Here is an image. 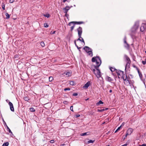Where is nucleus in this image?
<instances>
[{
  "mask_svg": "<svg viewBox=\"0 0 146 146\" xmlns=\"http://www.w3.org/2000/svg\"><path fill=\"white\" fill-rule=\"evenodd\" d=\"M92 61L93 62H96V65H94V66L95 69L97 71V76L98 78L101 77V72L99 69V67L102 63L100 58L99 56L94 57L92 59Z\"/></svg>",
  "mask_w": 146,
  "mask_h": 146,
  "instance_id": "obj_1",
  "label": "nucleus"
},
{
  "mask_svg": "<svg viewBox=\"0 0 146 146\" xmlns=\"http://www.w3.org/2000/svg\"><path fill=\"white\" fill-rule=\"evenodd\" d=\"M77 31L78 32V36L79 38H78L76 40H79L84 43L85 44L84 41L82 38L81 37V35L82 32V28L81 27H79L77 29Z\"/></svg>",
  "mask_w": 146,
  "mask_h": 146,
  "instance_id": "obj_2",
  "label": "nucleus"
},
{
  "mask_svg": "<svg viewBox=\"0 0 146 146\" xmlns=\"http://www.w3.org/2000/svg\"><path fill=\"white\" fill-rule=\"evenodd\" d=\"M83 49L88 54V55L91 57L93 56V54L92 50L90 47L87 46H85L83 48Z\"/></svg>",
  "mask_w": 146,
  "mask_h": 146,
  "instance_id": "obj_3",
  "label": "nucleus"
},
{
  "mask_svg": "<svg viewBox=\"0 0 146 146\" xmlns=\"http://www.w3.org/2000/svg\"><path fill=\"white\" fill-rule=\"evenodd\" d=\"M139 25V21H136L134 24L133 27L131 29V31L133 32L136 31L138 28Z\"/></svg>",
  "mask_w": 146,
  "mask_h": 146,
  "instance_id": "obj_4",
  "label": "nucleus"
},
{
  "mask_svg": "<svg viewBox=\"0 0 146 146\" xmlns=\"http://www.w3.org/2000/svg\"><path fill=\"white\" fill-rule=\"evenodd\" d=\"M116 72L119 78H120V76L122 77V75H124V72L121 70H116Z\"/></svg>",
  "mask_w": 146,
  "mask_h": 146,
  "instance_id": "obj_5",
  "label": "nucleus"
},
{
  "mask_svg": "<svg viewBox=\"0 0 146 146\" xmlns=\"http://www.w3.org/2000/svg\"><path fill=\"white\" fill-rule=\"evenodd\" d=\"M146 30V23H142L140 28V31L142 32Z\"/></svg>",
  "mask_w": 146,
  "mask_h": 146,
  "instance_id": "obj_6",
  "label": "nucleus"
},
{
  "mask_svg": "<svg viewBox=\"0 0 146 146\" xmlns=\"http://www.w3.org/2000/svg\"><path fill=\"white\" fill-rule=\"evenodd\" d=\"M126 36H125L124 38V43L125 44H126L124 46L125 48L127 49H128L129 47V44L127 42L126 40Z\"/></svg>",
  "mask_w": 146,
  "mask_h": 146,
  "instance_id": "obj_7",
  "label": "nucleus"
},
{
  "mask_svg": "<svg viewBox=\"0 0 146 146\" xmlns=\"http://www.w3.org/2000/svg\"><path fill=\"white\" fill-rule=\"evenodd\" d=\"M3 122H4V125L6 127L7 129V130L8 131L9 133H11V134H12L13 135V133H12V132L11 131V130L9 128V127L7 126L6 122L4 121L3 119Z\"/></svg>",
  "mask_w": 146,
  "mask_h": 146,
  "instance_id": "obj_8",
  "label": "nucleus"
},
{
  "mask_svg": "<svg viewBox=\"0 0 146 146\" xmlns=\"http://www.w3.org/2000/svg\"><path fill=\"white\" fill-rule=\"evenodd\" d=\"M11 110L13 112L14 111V109L13 104L11 102H9L8 104Z\"/></svg>",
  "mask_w": 146,
  "mask_h": 146,
  "instance_id": "obj_9",
  "label": "nucleus"
},
{
  "mask_svg": "<svg viewBox=\"0 0 146 146\" xmlns=\"http://www.w3.org/2000/svg\"><path fill=\"white\" fill-rule=\"evenodd\" d=\"M140 79L142 81L145 85V79L143 78V76L142 73L140 72L138 73Z\"/></svg>",
  "mask_w": 146,
  "mask_h": 146,
  "instance_id": "obj_10",
  "label": "nucleus"
},
{
  "mask_svg": "<svg viewBox=\"0 0 146 146\" xmlns=\"http://www.w3.org/2000/svg\"><path fill=\"white\" fill-rule=\"evenodd\" d=\"M70 7L68 6H67L63 8V10L64 11V13H67L68 11L70 10Z\"/></svg>",
  "mask_w": 146,
  "mask_h": 146,
  "instance_id": "obj_11",
  "label": "nucleus"
},
{
  "mask_svg": "<svg viewBox=\"0 0 146 146\" xmlns=\"http://www.w3.org/2000/svg\"><path fill=\"white\" fill-rule=\"evenodd\" d=\"M90 81H89L87 82L84 86L83 87L87 89L90 86Z\"/></svg>",
  "mask_w": 146,
  "mask_h": 146,
  "instance_id": "obj_12",
  "label": "nucleus"
},
{
  "mask_svg": "<svg viewBox=\"0 0 146 146\" xmlns=\"http://www.w3.org/2000/svg\"><path fill=\"white\" fill-rule=\"evenodd\" d=\"M133 130L132 128L129 129L127 131V133L128 135H130L132 133Z\"/></svg>",
  "mask_w": 146,
  "mask_h": 146,
  "instance_id": "obj_13",
  "label": "nucleus"
},
{
  "mask_svg": "<svg viewBox=\"0 0 146 146\" xmlns=\"http://www.w3.org/2000/svg\"><path fill=\"white\" fill-rule=\"evenodd\" d=\"M124 58H125L127 62H131V60L129 58L126 54L124 55Z\"/></svg>",
  "mask_w": 146,
  "mask_h": 146,
  "instance_id": "obj_14",
  "label": "nucleus"
},
{
  "mask_svg": "<svg viewBox=\"0 0 146 146\" xmlns=\"http://www.w3.org/2000/svg\"><path fill=\"white\" fill-rule=\"evenodd\" d=\"M89 132H86L81 133L80 134V135L81 136H84L86 135H87L90 134Z\"/></svg>",
  "mask_w": 146,
  "mask_h": 146,
  "instance_id": "obj_15",
  "label": "nucleus"
},
{
  "mask_svg": "<svg viewBox=\"0 0 146 146\" xmlns=\"http://www.w3.org/2000/svg\"><path fill=\"white\" fill-rule=\"evenodd\" d=\"M105 107H100V109H98L97 111L99 112H102L104 111V108Z\"/></svg>",
  "mask_w": 146,
  "mask_h": 146,
  "instance_id": "obj_16",
  "label": "nucleus"
},
{
  "mask_svg": "<svg viewBox=\"0 0 146 146\" xmlns=\"http://www.w3.org/2000/svg\"><path fill=\"white\" fill-rule=\"evenodd\" d=\"M106 79H107L108 81L109 82H111L113 80V79L108 76L106 77Z\"/></svg>",
  "mask_w": 146,
  "mask_h": 146,
  "instance_id": "obj_17",
  "label": "nucleus"
},
{
  "mask_svg": "<svg viewBox=\"0 0 146 146\" xmlns=\"http://www.w3.org/2000/svg\"><path fill=\"white\" fill-rule=\"evenodd\" d=\"M74 24H78L80 25L84 23V22L83 21H79V22H76V21H74Z\"/></svg>",
  "mask_w": 146,
  "mask_h": 146,
  "instance_id": "obj_18",
  "label": "nucleus"
},
{
  "mask_svg": "<svg viewBox=\"0 0 146 146\" xmlns=\"http://www.w3.org/2000/svg\"><path fill=\"white\" fill-rule=\"evenodd\" d=\"M124 76H125V74H124V75H122V78L123 80L124 81H125V82H127V78H127V75H126V76H125L126 78H125V79H124Z\"/></svg>",
  "mask_w": 146,
  "mask_h": 146,
  "instance_id": "obj_19",
  "label": "nucleus"
},
{
  "mask_svg": "<svg viewBox=\"0 0 146 146\" xmlns=\"http://www.w3.org/2000/svg\"><path fill=\"white\" fill-rule=\"evenodd\" d=\"M131 80H130V79H127V82H128V83L127 82L126 85L127 86H128L129 84L131 85Z\"/></svg>",
  "mask_w": 146,
  "mask_h": 146,
  "instance_id": "obj_20",
  "label": "nucleus"
},
{
  "mask_svg": "<svg viewBox=\"0 0 146 146\" xmlns=\"http://www.w3.org/2000/svg\"><path fill=\"white\" fill-rule=\"evenodd\" d=\"M103 104L104 103L103 102H102L101 100H100L99 102L96 104V105L97 106H98L100 104Z\"/></svg>",
  "mask_w": 146,
  "mask_h": 146,
  "instance_id": "obj_21",
  "label": "nucleus"
},
{
  "mask_svg": "<svg viewBox=\"0 0 146 146\" xmlns=\"http://www.w3.org/2000/svg\"><path fill=\"white\" fill-rule=\"evenodd\" d=\"M43 15L44 17H47L48 18H49L50 16V14L48 13H47L46 14H44Z\"/></svg>",
  "mask_w": 146,
  "mask_h": 146,
  "instance_id": "obj_22",
  "label": "nucleus"
},
{
  "mask_svg": "<svg viewBox=\"0 0 146 146\" xmlns=\"http://www.w3.org/2000/svg\"><path fill=\"white\" fill-rule=\"evenodd\" d=\"M9 145V143L8 142H6L4 143L3 145L2 146H8Z\"/></svg>",
  "mask_w": 146,
  "mask_h": 146,
  "instance_id": "obj_23",
  "label": "nucleus"
},
{
  "mask_svg": "<svg viewBox=\"0 0 146 146\" xmlns=\"http://www.w3.org/2000/svg\"><path fill=\"white\" fill-rule=\"evenodd\" d=\"M70 84L71 85L74 86L75 85V82L74 81H71L70 82Z\"/></svg>",
  "mask_w": 146,
  "mask_h": 146,
  "instance_id": "obj_24",
  "label": "nucleus"
},
{
  "mask_svg": "<svg viewBox=\"0 0 146 146\" xmlns=\"http://www.w3.org/2000/svg\"><path fill=\"white\" fill-rule=\"evenodd\" d=\"M24 99L25 101H28L29 100V97L28 96L25 97H24Z\"/></svg>",
  "mask_w": 146,
  "mask_h": 146,
  "instance_id": "obj_25",
  "label": "nucleus"
},
{
  "mask_svg": "<svg viewBox=\"0 0 146 146\" xmlns=\"http://www.w3.org/2000/svg\"><path fill=\"white\" fill-rule=\"evenodd\" d=\"M110 70L112 72H113L115 71H116V69H115V68H113V67H110Z\"/></svg>",
  "mask_w": 146,
  "mask_h": 146,
  "instance_id": "obj_26",
  "label": "nucleus"
},
{
  "mask_svg": "<svg viewBox=\"0 0 146 146\" xmlns=\"http://www.w3.org/2000/svg\"><path fill=\"white\" fill-rule=\"evenodd\" d=\"M40 44L42 47H44L45 46V44L44 42L42 41L40 42Z\"/></svg>",
  "mask_w": 146,
  "mask_h": 146,
  "instance_id": "obj_27",
  "label": "nucleus"
},
{
  "mask_svg": "<svg viewBox=\"0 0 146 146\" xmlns=\"http://www.w3.org/2000/svg\"><path fill=\"white\" fill-rule=\"evenodd\" d=\"M94 141H95L94 140H90L88 141V143H93L94 142Z\"/></svg>",
  "mask_w": 146,
  "mask_h": 146,
  "instance_id": "obj_28",
  "label": "nucleus"
},
{
  "mask_svg": "<svg viewBox=\"0 0 146 146\" xmlns=\"http://www.w3.org/2000/svg\"><path fill=\"white\" fill-rule=\"evenodd\" d=\"M5 15L6 16V19H9L10 18V15L9 14L7 13H6Z\"/></svg>",
  "mask_w": 146,
  "mask_h": 146,
  "instance_id": "obj_29",
  "label": "nucleus"
},
{
  "mask_svg": "<svg viewBox=\"0 0 146 146\" xmlns=\"http://www.w3.org/2000/svg\"><path fill=\"white\" fill-rule=\"evenodd\" d=\"M30 110L31 112H35V110L33 108H30Z\"/></svg>",
  "mask_w": 146,
  "mask_h": 146,
  "instance_id": "obj_30",
  "label": "nucleus"
},
{
  "mask_svg": "<svg viewBox=\"0 0 146 146\" xmlns=\"http://www.w3.org/2000/svg\"><path fill=\"white\" fill-rule=\"evenodd\" d=\"M74 21H72V22H70L69 23L68 25H69L70 26H71L72 25V24H73L74 25L75 24H74Z\"/></svg>",
  "mask_w": 146,
  "mask_h": 146,
  "instance_id": "obj_31",
  "label": "nucleus"
},
{
  "mask_svg": "<svg viewBox=\"0 0 146 146\" xmlns=\"http://www.w3.org/2000/svg\"><path fill=\"white\" fill-rule=\"evenodd\" d=\"M130 63H131V62H127V64H126L125 66V70H126L127 66H129V64H130Z\"/></svg>",
  "mask_w": 146,
  "mask_h": 146,
  "instance_id": "obj_32",
  "label": "nucleus"
},
{
  "mask_svg": "<svg viewBox=\"0 0 146 146\" xmlns=\"http://www.w3.org/2000/svg\"><path fill=\"white\" fill-rule=\"evenodd\" d=\"M53 79V78L52 76H50L49 77V80L50 82L52 81Z\"/></svg>",
  "mask_w": 146,
  "mask_h": 146,
  "instance_id": "obj_33",
  "label": "nucleus"
},
{
  "mask_svg": "<svg viewBox=\"0 0 146 146\" xmlns=\"http://www.w3.org/2000/svg\"><path fill=\"white\" fill-rule=\"evenodd\" d=\"M121 128V126L117 128V129L115 130V133H116Z\"/></svg>",
  "mask_w": 146,
  "mask_h": 146,
  "instance_id": "obj_34",
  "label": "nucleus"
},
{
  "mask_svg": "<svg viewBox=\"0 0 146 146\" xmlns=\"http://www.w3.org/2000/svg\"><path fill=\"white\" fill-rule=\"evenodd\" d=\"M44 26L45 27H48V25L47 23H45L44 24Z\"/></svg>",
  "mask_w": 146,
  "mask_h": 146,
  "instance_id": "obj_35",
  "label": "nucleus"
},
{
  "mask_svg": "<svg viewBox=\"0 0 146 146\" xmlns=\"http://www.w3.org/2000/svg\"><path fill=\"white\" fill-rule=\"evenodd\" d=\"M74 27H75V25H73L71 27V31H72V30H73V29H74Z\"/></svg>",
  "mask_w": 146,
  "mask_h": 146,
  "instance_id": "obj_36",
  "label": "nucleus"
},
{
  "mask_svg": "<svg viewBox=\"0 0 146 146\" xmlns=\"http://www.w3.org/2000/svg\"><path fill=\"white\" fill-rule=\"evenodd\" d=\"M70 90V88H66L64 89V91H66V90Z\"/></svg>",
  "mask_w": 146,
  "mask_h": 146,
  "instance_id": "obj_37",
  "label": "nucleus"
},
{
  "mask_svg": "<svg viewBox=\"0 0 146 146\" xmlns=\"http://www.w3.org/2000/svg\"><path fill=\"white\" fill-rule=\"evenodd\" d=\"M71 0H63V2L64 3H65L66 1L68 2H69Z\"/></svg>",
  "mask_w": 146,
  "mask_h": 146,
  "instance_id": "obj_38",
  "label": "nucleus"
},
{
  "mask_svg": "<svg viewBox=\"0 0 146 146\" xmlns=\"http://www.w3.org/2000/svg\"><path fill=\"white\" fill-rule=\"evenodd\" d=\"M55 32H56V31H52L50 32V34L51 35L53 34H55Z\"/></svg>",
  "mask_w": 146,
  "mask_h": 146,
  "instance_id": "obj_39",
  "label": "nucleus"
},
{
  "mask_svg": "<svg viewBox=\"0 0 146 146\" xmlns=\"http://www.w3.org/2000/svg\"><path fill=\"white\" fill-rule=\"evenodd\" d=\"M2 7L3 9L4 10H5V5L4 4H2Z\"/></svg>",
  "mask_w": 146,
  "mask_h": 146,
  "instance_id": "obj_40",
  "label": "nucleus"
},
{
  "mask_svg": "<svg viewBox=\"0 0 146 146\" xmlns=\"http://www.w3.org/2000/svg\"><path fill=\"white\" fill-rule=\"evenodd\" d=\"M66 75L69 76H70V74L69 72H67L66 74Z\"/></svg>",
  "mask_w": 146,
  "mask_h": 146,
  "instance_id": "obj_41",
  "label": "nucleus"
},
{
  "mask_svg": "<svg viewBox=\"0 0 146 146\" xmlns=\"http://www.w3.org/2000/svg\"><path fill=\"white\" fill-rule=\"evenodd\" d=\"M142 63L143 65H145L146 64V61L145 60L142 61Z\"/></svg>",
  "mask_w": 146,
  "mask_h": 146,
  "instance_id": "obj_42",
  "label": "nucleus"
},
{
  "mask_svg": "<svg viewBox=\"0 0 146 146\" xmlns=\"http://www.w3.org/2000/svg\"><path fill=\"white\" fill-rule=\"evenodd\" d=\"M80 115L79 114H77L75 115V117L76 118H77L78 117L80 116Z\"/></svg>",
  "mask_w": 146,
  "mask_h": 146,
  "instance_id": "obj_43",
  "label": "nucleus"
},
{
  "mask_svg": "<svg viewBox=\"0 0 146 146\" xmlns=\"http://www.w3.org/2000/svg\"><path fill=\"white\" fill-rule=\"evenodd\" d=\"M128 135L126 133V134H125V135L124 136V138H123V140H124L127 137V135Z\"/></svg>",
  "mask_w": 146,
  "mask_h": 146,
  "instance_id": "obj_44",
  "label": "nucleus"
},
{
  "mask_svg": "<svg viewBox=\"0 0 146 146\" xmlns=\"http://www.w3.org/2000/svg\"><path fill=\"white\" fill-rule=\"evenodd\" d=\"M78 95V94L77 93H73L72 94V95L73 96H77Z\"/></svg>",
  "mask_w": 146,
  "mask_h": 146,
  "instance_id": "obj_45",
  "label": "nucleus"
},
{
  "mask_svg": "<svg viewBox=\"0 0 146 146\" xmlns=\"http://www.w3.org/2000/svg\"><path fill=\"white\" fill-rule=\"evenodd\" d=\"M70 110L71 111H73V106H70Z\"/></svg>",
  "mask_w": 146,
  "mask_h": 146,
  "instance_id": "obj_46",
  "label": "nucleus"
},
{
  "mask_svg": "<svg viewBox=\"0 0 146 146\" xmlns=\"http://www.w3.org/2000/svg\"><path fill=\"white\" fill-rule=\"evenodd\" d=\"M54 141L53 140H51L50 141V142L51 143H54Z\"/></svg>",
  "mask_w": 146,
  "mask_h": 146,
  "instance_id": "obj_47",
  "label": "nucleus"
},
{
  "mask_svg": "<svg viewBox=\"0 0 146 146\" xmlns=\"http://www.w3.org/2000/svg\"><path fill=\"white\" fill-rule=\"evenodd\" d=\"M65 16L68 19V17L69 16V15L68 14H67V13H65Z\"/></svg>",
  "mask_w": 146,
  "mask_h": 146,
  "instance_id": "obj_48",
  "label": "nucleus"
},
{
  "mask_svg": "<svg viewBox=\"0 0 146 146\" xmlns=\"http://www.w3.org/2000/svg\"><path fill=\"white\" fill-rule=\"evenodd\" d=\"M15 0H10L9 2L10 3H12L14 2Z\"/></svg>",
  "mask_w": 146,
  "mask_h": 146,
  "instance_id": "obj_49",
  "label": "nucleus"
},
{
  "mask_svg": "<svg viewBox=\"0 0 146 146\" xmlns=\"http://www.w3.org/2000/svg\"><path fill=\"white\" fill-rule=\"evenodd\" d=\"M136 69L137 70L138 73L140 72L139 69L137 67H136Z\"/></svg>",
  "mask_w": 146,
  "mask_h": 146,
  "instance_id": "obj_50",
  "label": "nucleus"
},
{
  "mask_svg": "<svg viewBox=\"0 0 146 146\" xmlns=\"http://www.w3.org/2000/svg\"><path fill=\"white\" fill-rule=\"evenodd\" d=\"M14 57L15 58H18V55H15V56H14Z\"/></svg>",
  "mask_w": 146,
  "mask_h": 146,
  "instance_id": "obj_51",
  "label": "nucleus"
},
{
  "mask_svg": "<svg viewBox=\"0 0 146 146\" xmlns=\"http://www.w3.org/2000/svg\"><path fill=\"white\" fill-rule=\"evenodd\" d=\"M77 48L79 50V51L80 52H81V50H80L79 49H80L81 48V47H79L78 46H77Z\"/></svg>",
  "mask_w": 146,
  "mask_h": 146,
  "instance_id": "obj_52",
  "label": "nucleus"
},
{
  "mask_svg": "<svg viewBox=\"0 0 146 146\" xmlns=\"http://www.w3.org/2000/svg\"><path fill=\"white\" fill-rule=\"evenodd\" d=\"M124 124H125V123L124 122H123L122 123V124H121V125H120V126H121V127H122V126H123L124 125Z\"/></svg>",
  "mask_w": 146,
  "mask_h": 146,
  "instance_id": "obj_53",
  "label": "nucleus"
},
{
  "mask_svg": "<svg viewBox=\"0 0 146 146\" xmlns=\"http://www.w3.org/2000/svg\"><path fill=\"white\" fill-rule=\"evenodd\" d=\"M93 72H94V74H96V73H95V72L96 71V70H95V69H93Z\"/></svg>",
  "mask_w": 146,
  "mask_h": 146,
  "instance_id": "obj_54",
  "label": "nucleus"
},
{
  "mask_svg": "<svg viewBox=\"0 0 146 146\" xmlns=\"http://www.w3.org/2000/svg\"><path fill=\"white\" fill-rule=\"evenodd\" d=\"M140 146H146V144H142V145H140Z\"/></svg>",
  "mask_w": 146,
  "mask_h": 146,
  "instance_id": "obj_55",
  "label": "nucleus"
},
{
  "mask_svg": "<svg viewBox=\"0 0 146 146\" xmlns=\"http://www.w3.org/2000/svg\"><path fill=\"white\" fill-rule=\"evenodd\" d=\"M67 103V101H64V102H63V103L64 104H66Z\"/></svg>",
  "mask_w": 146,
  "mask_h": 146,
  "instance_id": "obj_56",
  "label": "nucleus"
},
{
  "mask_svg": "<svg viewBox=\"0 0 146 146\" xmlns=\"http://www.w3.org/2000/svg\"><path fill=\"white\" fill-rule=\"evenodd\" d=\"M127 144L126 143L124 144L123 145H122V146H127Z\"/></svg>",
  "mask_w": 146,
  "mask_h": 146,
  "instance_id": "obj_57",
  "label": "nucleus"
},
{
  "mask_svg": "<svg viewBox=\"0 0 146 146\" xmlns=\"http://www.w3.org/2000/svg\"><path fill=\"white\" fill-rule=\"evenodd\" d=\"M66 145V144H63L61 145V146H65Z\"/></svg>",
  "mask_w": 146,
  "mask_h": 146,
  "instance_id": "obj_58",
  "label": "nucleus"
},
{
  "mask_svg": "<svg viewBox=\"0 0 146 146\" xmlns=\"http://www.w3.org/2000/svg\"><path fill=\"white\" fill-rule=\"evenodd\" d=\"M108 108H106L105 109H104V111L105 110H108Z\"/></svg>",
  "mask_w": 146,
  "mask_h": 146,
  "instance_id": "obj_59",
  "label": "nucleus"
},
{
  "mask_svg": "<svg viewBox=\"0 0 146 146\" xmlns=\"http://www.w3.org/2000/svg\"><path fill=\"white\" fill-rule=\"evenodd\" d=\"M6 102L7 103H8H8H9V102H9V100H8V99L6 100Z\"/></svg>",
  "mask_w": 146,
  "mask_h": 146,
  "instance_id": "obj_60",
  "label": "nucleus"
},
{
  "mask_svg": "<svg viewBox=\"0 0 146 146\" xmlns=\"http://www.w3.org/2000/svg\"><path fill=\"white\" fill-rule=\"evenodd\" d=\"M76 40H75L74 41V44H75V45H76Z\"/></svg>",
  "mask_w": 146,
  "mask_h": 146,
  "instance_id": "obj_61",
  "label": "nucleus"
},
{
  "mask_svg": "<svg viewBox=\"0 0 146 146\" xmlns=\"http://www.w3.org/2000/svg\"><path fill=\"white\" fill-rule=\"evenodd\" d=\"M109 92H110V93H111V92H112V90H110L109 91Z\"/></svg>",
  "mask_w": 146,
  "mask_h": 146,
  "instance_id": "obj_62",
  "label": "nucleus"
},
{
  "mask_svg": "<svg viewBox=\"0 0 146 146\" xmlns=\"http://www.w3.org/2000/svg\"><path fill=\"white\" fill-rule=\"evenodd\" d=\"M133 80L131 81V84H133Z\"/></svg>",
  "mask_w": 146,
  "mask_h": 146,
  "instance_id": "obj_63",
  "label": "nucleus"
},
{
  "mask_svg": "<svg viewBox=\"0 0 146 146\" xmlns=\"http://www.w3.org/2000/svg\"><path fill=\"white\" fill-rule=\"evenodd\" d=\"M133 67H134V68H136V67H137V66H135V65H134V66H133Z\"/></svg>",
  "mask_w": 146,
  "mask_h": 146,
  "instance_id": "obj_64",
  "label": "nucleus"
}]
</instances>
